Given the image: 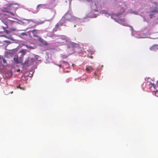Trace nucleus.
<instances>
[{"label":"nucleus","mask_w":158,"mask_h":158,"mask_svg":"<svg viewBox=\"0 0 158 158\" xmlns=\"http://www.w3.org/2000/svg\"><path fill=\"white\" fill-rule=\"evenodd\" d=\"M20 52L21 53V57H23V56L26 53V51L24 50L23 49H22L20 51Z\"/></svg>","instance_id":"obj_11"},{"label":"nucleus","mask_w":158,"mask_h":158,"mask_svg":"<svg viewBox=\"0 0 158 158\" xmlns=\"http://www.w3.org/2000/svg\"><path fill=\"white\" fill-rule=\"evenodd\" d=\"M151 12L156 13H158V9L157 8H156L155 10H152Z\"/></svg>","instance_id":"obj_15"},{"label":"nucleus","mask_w":158,"mask_h":158,"mask_svg":"<svg viewBox=\"0 0 158 158\" xmlns=\"http://www.w3.org/2000/svg\"><path fill=\"white\" fill-rule=\"evenodd\" d=\"M153 15V14H150V17L151 19L152 18Z\"/></svg>","instance_id":"obj_18"},{"label":"nucleus","mask_w":158,"mask_h":158,"mask_svg":"<svg viewBox=\"0 0 158 158\" xmlns=\"http://www.w3.org/2000/svg\"><path fill=\"white\" fill-rule=\"evenodd\" d=\"M59 25L58 24H56V28L53 29V31H56L59 28Z\"/></svg>","instance_id":"obj_12"},{"label":"nucleus","mask_w":158,"mask_h":158,"mask_svg":"<svg viewBox=\"0 0 158 158\" xmlns=\"http://www.w3.org/2000/svg\"><path fill=\"white\" fill-rule=\"evenodd\" d=\"M56 42L60 45H66L68 48H74L79 46L78 44L71 41L65 35L61 36L57 39Z\"/></svg>","instance_id":"obj_2"},{"label":"nucleus","mask_w":158,"mask_h":158,"mask_svg":"<svg viewBox=\"0 0 158 158\" xmlns=\"http://www.w3.org/2000/svg\"><path fill=\"white\" fill-rule=\"evenodd\" d=\"M38 30L36 29H34L31 31H30V32H31L33 34V35L34 37H37L38 38V36L37 35L38 33Z\"/></svg>","instance_id":"obj_7"},{"label":"nucleus","mask_w":158,"mask_h":158,"mask_svg":"<svg viewBox=\"0 0 158 158\" xmlns=\"http://www.w3.org/2000/svg\"><path fill=\"white\" fill-rule=\"evenodd\" d=\"M38 40L43 45L46 46H48V44L47 42L45 40H44L43 39H42L41 37H38Z\"/></svg>","instance_id":"obj_5"},{"label":"nucleus","mask_w":158,"mask_h":158,"mask_svg":"<svg viewBox=\"0 0 158 158\" xmlns=\"http://www.w3.org/2000/svg\"><path fill=\"white\" fill-rule=\"evenodd\" d=\"M14 60L17 64L21 63L23 61V59L22 57H19L18 56H15L14 58Z\"/></svg>","instance_id":"obj_4"},{"label":"nucleus","mask_w":158,"mask_h":158,"mask_svg":"<svg viewBox=\"0 0 158 158\" xmlns=\"http://www.w3.org/2000/svg\"><path fill=\"white\" fill-rule=\"evenodd\" d=\"M12 30H13V31H15V28H14V29H13Z\"/></svg>","instance_id":"obj_21"},{"label":"nucleus","mask_w":158,"mask_h":158,"mask_svg":"<svg viewBox=\"0 0 158 158\" xmlns=\"http://www.w3.org/2000/svg\"><path fill=\"white\" fill-rule=\"evenodd\" d=\"M153 92H155V95L158 97V90L157 89H155V90H153Z\"/></svg>","instance_id":"obj_13"},{"label":"nucleus","mask_w":158,"mask_h":158,"mask_svg":"<svg viewBox=\"0 0 158 158\" xmlns=\"http://www.w3.org/2000/svg\"><path fill=\"white\" fill-rule=\"evenodd\" d=\"M3 62L4 64H5L6 63V60L2 57H0V63H2Z\"/></svg>","instance_id":"obj_9"},{"label":"nucleus","mask_w":158,"mask_h":158,"mask_svg":"<svg viewBox=\"0 0 158 158\" xmlns=\"http://www.w3.org/2000/svg\"><path fill=\"white\" fill-rule=\"evenodd\" d=\"M13 93V91H12L10 92V94H12Z\"/></svg>","instance_id":"obj_20"},{"label":"nucleus","mask_w":158,"mask_h":158,"mask_svg":"<svg viewBox=\"0 0 158 158\" xmlns=\"http://www.w3.org/2000/svg\"><path fill=\"white\" fill-rule=\"evenodd\" d=\"M20 70L19 69H18V70H17V72H20Z\"/></svg>","instance_id":"obj_19"},{"label":"nucleus","mask_w":158,"mask_h":158,"mask_svg":"<svg viewBox=\"0 0 158 158\" xmlns=\"http://www.w3.org/2000/svg\"><path fill=\"white\" fill-rule=\"evenodd\" d=\"M21 34L23 35H27V34L26 32H23L21 33Z\"/></svg>","instance_id":"obj_17"},{"label":"nucleus","mask_w":158,"mask_h":158,"mask_svg":"<svg viewBox=\"0 0 158 158\" xmlns=\"http://www.w3.org/2000/svg\"><path fill=\"white\" fill-rule=\"evenodd\" d=\"M158 44H155L153 45L150 48V49L152 51H156V50H158Z\"/></svg>","instance_id":"obj_6"},{"label":"nucleus","mask_w":158,"mask_h":158,"mask_svg":"<svg viewBox=\"0 0 158 158\" xmlns=\"http://www.w3.org/2000/svg\"><path fill=\"white\" fill-rule=\"evenodd\" d=\"M149 85L150 86V87L151 88L153 87L154 89V90H155V89H155L156 85L154 83H150Z\"/></svg>","instance_id":"obj_10"},{"label":"nucleus","mask_w":158,"mask_h":158,"mask_svg":"<svg viewBox=\"0 0 158 158\" xmlns=\"http://www.w3.org/2000/svg\"><path fill=\"white\" fill-rule=\"evenodd\" d=\"M28 58L26 59L25 62L23 63V64L25 65L28 64Z\"/></svg>","instance_id":"obj_14"},{"label":"nucleus","mask_w":158,"mask_h":158,"mask_svg":"<svg viewBox=\"0 0 158 158\" xmlns=\"http://www.w3.org/2000/svg\"><path fill=\"white\" fill-rule=\"evenodd\" d=\"M15 16V14L11 12H7L6 11L0 14V19L4 24L5 26H2L4 30L6 28H10L14 26L16 22L10 19L12 18L11 16Z\"/></svg>","instance_id":"obj_1"},{"label":"nucleus","mask_w":158,"mask_h":158,"mask_svg":"<svg viewBox=\"0 0 158 158\" xmlns=\"http://www.w3.org/2000/svg\"><path fill=\"white\" fill-rule=\"evenodd\" d=\"M39 6H40V5H38L37 7H38Z\"/></svg>","instance_id":"obj_22"},{"label":"nucleus","mask_w":158,"mask_h":158,"mask_svg":"<svg viewBox=\"0 0 158 158\" xmlns=\"http://www.w3.org/2000/svg\"><path fill=\"white\" fill-rule=\"evenodd\" d=\"M73 16L69 12L66 13L63 16L62 19L64 21H70L73 18Z\"/></svg>","instance_id":"obj_3"},{"label":"nucleus","mask_w":158,"mask_h":158,"mask_svg":"<svg viewBox=\"0 0 158 158\" xmlns=\"http://www.w3.org/2000/svg\"><path fill=\"white\" fill-rule=\"evenodd\" d=\"M93 70V68L91 66H89L88 67H86V71L88 73L92 72Z\"/></svg>","instance_id":"obj_8"},{"label":"nucleus","mask_w":158,"mask_h":158,"mask_svg":"<svg viewBox=\"0 0 158 158\" xmlns=\"http://www.w3.org/2000/svg\"><path fill=\"white\" fill-rule=\"evenodd\" d=\"M17 88H20L21 89H22V90H24L25 89L23 88L22 87H20V86L19 85H18V86H17Z\"/></svg>","instance_id":"obj_16"}]
</instances>
